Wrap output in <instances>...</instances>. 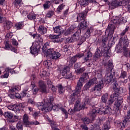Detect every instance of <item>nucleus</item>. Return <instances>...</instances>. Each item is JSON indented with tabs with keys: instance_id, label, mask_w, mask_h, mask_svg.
<instances>
[{
	"instance_id": "nucleus-59",
	"label": "nucleus",
	"mask_w": 130,
	"mask_h": 130,
	"mask_svg": "<svg viewBox=\"0 0 130 130\" xmlns=\"http://www.w3.org/2000/svg\"><path fill=\"white\" fill-rule=\"evenodd\" d=\"M5 20L4 16L3 15V12L0 13V23H4Z\"/></svg>"
},
{
	"instance_id": "nucleus-37",
	"label": "nucleus",
	"mask_w": 130,
	"mask_h": 130,
	"mask_svg": "<svg viewBox=\"0 0 130 130\" xmlns=\"http://www.w3.org/2000/svg\"><path fill=\"white\" fill-rule=\"evenodd\" d=\"M61 26H58L54 28V31L55 32V33H57V34H61Z\"/></svg>"
},
{
	"instance_id": "nucleus-42",
	"label": "nucleus",
	"mask_w": 130,
	"mask_h": 130,
	"mask_svg": "<svg viewBox=\"0 0 130 130\" xmlns=\"http://www.w3.org/2000/svg\"><path fill=\"white\" fill-rule=\"evenodd\" d=\"M79 4L81 6H84V7H86V6H88V5H89V3L87 0H80Z\"/></svg>"
},
{
	"instance_id": "nucleus-38",
	"label": "nucleus",
	"mask_w": 130,
	"mask_h": 130,
	"mask_svg": "<svg viewBox=\"0 0 130 130\" xmlns=\"http://www.w3.org/2000/svg\"><path fill=\"white\" fill-rule=\"evenodd\" d=\"M86 39L87 38H85L84 36H81V38L78 42V45H82V44H83V43H84V42L86 41Z\"/></svg>"
},
{
	"instance_id": "nucleus-13",
	"label": "nucleus",
	"mask_w": 130,
	"mask_h": 130,
	"mask_svg": "<svg viewBox=\"0 0 130 130\" xmlns=\"http://www.w3.org/2000/svg\"><path fill=\"white\" fill-rule=\"evenodd\" d=\"M104 86V84H103V81L101 80L99 81V84L95 85L94 87L92 89V92H98L100 94V91L102 90V88Z\"/></svg>"
},
{
	"instance_id": "nucleus-34",
	"label": "nucleus",
	"mask_w": 130,
	"mask_h": 130,
	"mask_svg": "<svg viewBox=\"0 0 130 130\" xmlns=\"http://www.w3.org/2000/svg\"><path fill=\"white\" fill-rule=\"evenodd\" d=\"M85 77H81L79 80L77 86H78L79 87H83V83H84V81H85Z\"/></svg>"
},
{
	"instance_id": "nucleus-41",
	"label": "nucleus",
	"mask_w": 130,
	"mask_h": 130,
	"mask_svg": "<svg viewBox=\"0 0 130 130\" xmlns=\"http://www.w3.org/2000/svg\"><path fill=\"white\" fill-rule=\"evenodd\" d=\"M58 91L59 94H63V92H64V88L62 87L61 84H59L58 85Z\"/></svg>"
},
{
	"instance_id": "nucleus-23",
	"label": "nucleus",
	"mask_w": 130,
	"mask_h": 130,
	"mask_svg": "<svg viewBox=\"0 0 130 130\" xmlns=\"http://www.w3.org/2000/svg\"><path fill=\"white\" fill-rule=\"evenodd\" d=\"M23 122L24 124L26 125V126H28V125H29L30 124V122L29 121V117H28V115L26 114H25L23 115Z\"/></svg>"
},
{
	"instance_id": "nucleus-29",
	"label": "nucleus",
	"mask_w": 130,
	"mask_h": 130,
	"mask_svg": "<svg viewBox=\"0 0 130 130\" xmlns=\"http://www.w3.org/2000/svg\"><path fill=\"white\" fill-rule=\"evenodd\" d=\"M5 29H6L7 30H9V29H11L13 27V23L10 21H7L6 22V25H5Z\"/></svg>"
},
{
	"instance_id": "nucleus-58",
	"label": "nucleus",
	"mask_w": 130,
	"mask_h": 130,
	"mask_svg": "<svg viewBox=\"0 0 130 130\" xmlns=\"http://www.w3.org/2000/svg\"><path fill=\"white\" fill-rule=\"evenodd\" d=\"M40 113V112H35L32 114V116L35 118V119H37V118L39 116Z\"/></svg>"
},
{
	"instance_id": "nucleus-54",
	"label": "nucleus",
	"mask_w": 130,
	"mask_h": 130,
	"mask_svg": "<svg viewBox=\"0 0 130 130\" xmlns=\"http://www.w3.org/2000/svg\"><path fill=\"white\" fill-rule=\"evenodd\" d=\"M9 72L8 71H7V69L5 70V72H4V75L3 76H1V78H8L9 77Z\"/></svg>"
},
{
	"instance_id": "nucleus-5",
	"label": "nucleus",
	"mask_w": 130,
	"mask_h": 130,
	"mask_svg": "<svg viewBox=\"0 0 130 130\" xmlns=\"http://www.w3.org/2000/svg\"><path fill=\"white\" fill-rule=\"evenodd\" d=\"M122 104V96L118 95L114 104L116 116H118L120 114V105Z\"/></svg>"
},
{
	"instance_id": "nucleus-1",
	"label": "nucleus",
	"mask_w": 130,
	"mask_h": 130,
	"mask_svg": "<svg viewBox=\"0 0 130 130\" xmlns=\"http://www.w3.org/2000/svg\"><path fill=\"white\" fill-rule=\"evenodd\" d=\"M53 101H54V98L53 96H50L45 104H43L42 103H39L36 104V106L38 109L42 110V111H45V112L51 111L52 109L53 110H57L58 109L57 106H53L52 105Z\"/></svg>"
},
{
	"instance_id": "nucleus-63",
	"label": "nucleus",
	"mask_w": 130,
	"mask_h": 130,
	"mask_svg": "<svg viewBox=\"0 0 130 130\" xmlns=\"http://www.w3.org/2000/svg\"><path fill=\"white\" fill-rule=\"evenodd\" d=\"M11 42H12L13 45H14L15 46H17V45H18V42H17L16 41V40L12 39Z\"/></svg>"
},
{
	"instance_id": "nucleus-16",
	"label": "nucleus",
	"mask_w": 130,
	"mask_h": 130,
	"mask_svg": "<svg viewBox=\"0 0 130 130\" xmlns=\"http://www.w3.org/2000/svg\"><path fill=\"white\" fill-rule=\"evenodd\" d=\"M78 29L77 27L74 26V25H71L64 32V35L66 36L68 35H71V34H73L75 33Z\"/></svg>"
},
{
	"instance_id": "nucleus-26",
	"label": "nucleus",
	"mask_w": 130,
	"mask_h": 130,
	"mask_svg": "<svg viewBox=\"0 0 130 130\" xmlns=\"http://www.w3.org/2000/svg\"><path fill=\"white\" fill-rule=\"evenodd\" d=\"M101 56H102V51L99 49H96L94 55V58H100Z\"/></svg>"
},
{
	"instance_id": "nucleus-44",
	"label": "nucleus",
	"mask_w": 130,
	"mask_h": 130,
	"mask_svg": "<svg viewBox=\"0 0 130 130\" xmlns=\"http://www.w3.org/2000/svg\"><path fill=\"white\" fill-rule=\"evenodd\" d=\"M16 128L18 130H23V123L21 122H18L16 124Z\"/></svg>"
},
{
	"instance_id": "nucleus-3",
	"label": "nucleus",
	"mask_w": 130,
	"mask_h": 130,
	"mask_svg": "<svg viewBox=\"0 0 130 130\" xmlns=\"http://www.w3.org/2000/svg\"><path fill=\"white\" fill-rule=\"evenodd\" d=\"M88 13V11L85 10L83 12L78 14L77 17V22H80V23L79 24V29H86L87 28V21H86V15Z\"/></svg>"
},
{
	"instance_id": "nucleus-47",
	"label": "nucleus",
	"mask_w": 130,
	"mask_h": 130,
	"mask_svg": "<svg viewBox=\"0 0 130 130\" xmlns=\"http://www.w3.org/2000/svg\"><path fill=\"white\" fill-rule=\"evenodd\" d=\"M50 1L46 2L45 4L44 5V8L45 10H47L50 7Z\"/></svg>"
},
{
	"instance_id": "nucleus-25",
	"label": "nucleus",
	"mask_w": 130,
	"mask_h": 130,
	"mask_svg": "<svg viewBox=\"0 0 130 130\" xmlns=\"http://www.w3.org/2000/svg\"><path fill=\"white\" fill-rule=\"evenodd\" d=\"M40 49V45L37 43V44H36V46H35L32 50H31V53H32V54H37V53H38V50Z\"/></svg>"
},
{
	"instance_id": "nucleus-43",
	"label": "nucleus",
	"mask_w": 130,
	"mask_h": 130,
	"mask_svg": "<svg viewBox=\"0 0 130 130\" xmlns=\"http://www.w3.org/2000/svg\"><path fill=\"white\" fill-rule=\"evenodd\" d=\"M107 40H108V37H106V36L103 37L102 45L104 47L105 46V45H106V42H107Z\"/></svg>"
},
{
	"instance_id": "nucleus-32",
	"label": "nucleus",
	"mask_w": 130,
	"mask_h": 130,
	"mask_svg": "<svg viewBox=\"0 0 130 130\" xmlns=\"http://www.w3.org/2000/svg\"><path fill=\"white\" fill-rule=\"evenodd\" d=\"M15 27L17 28V30H21L24 27V22H20L17 23L15 24Z\"/></svg>"
},
{
	"instance_id": "nucleus-18",
	"label": "nucleus",
	"mask_w": 130,
	"mask_h": 130,
	"mask_svg": "<svg viewBox=\"0 0 130 130\" xmlns=\"http://www.w3.org/2000/svg\"><path fill=\"white\" fill-rule=\"evenodd\" d=\"M40 92L43 93H48L47 89L46 88V85L43 81H40Z\"/></svg>"
},
{
	"instance_id": "nucleus-35",
	"label": "nucleus",
	"mask_w": 130,
	"mask_h": 130,
	"mask_svg": "<svg viewBox=\"0 0 130 130\" xmlns=\"http://www.w3.org/2000/svg\"><path fill=\"white\" fill-rule=\"evenodd\" d=\"M82 89L81 86H77L76 87V91L73 93L74 96H79V94H80L81 92V89Z\"/></svg>"
},
{
	"instance_id": "nucleus-4",
	"label": "nucleus",
	"mask_w": 130,
	"mask_h": 130,
	"mask_svg": "<svg viewBox=\"0 0 130 130\" xmlns=\"http://www.w3.org/2000/svg\"><path fill=\"white\" fill-rule=\"evenodd\" d=\"M46 55L47 59L48 57H50L52 59H58L61 56V54L58 52L55 51L53 49H49L46 52Z\"/></svg>"
},
{
	"instance_id": "nucleus-17",
	"label": "nucleus",
	"mask_w": 130,
	"mask_h": 130,
	"mask_svg": "<svg viewBox=\"0 0 130 130\" xmlns=\"http://www.w3.org/2000/svg\"><path fill=\"white\" fill-rule=\"evenodd\" d=\"M82 109H85V105L81 106L80 101H77L74 106V110L76 111H80V110H82Z\"/></svg>"
},
{
	"instance_id": "nucleus-20",
	"label": "nucleus",
	"mask_w": 130,
	"mask_h": 130,
	"mask_svg": "<svg viewBox=\"0 0 130 130\" xmlns=\"http://www.w3.org/2000/svg\"><path fill=\"white\" fill-rule=\"evenodd\" d=\"M8 108L10 110H12L13 111H18V110H20V106L10 105L8 106Z\"/></svg>"
},
{
	"instance_id": "nucleus-61",
	"label": "nucleus",
	"mask_w": 130,
	"mask_h": 130,
	"mask_svg": "<svg viewBox=\"0 0 130 130\" xmlns=\"http://www.w3.org/2000/svg\"><path fill=\"white\" fill-rule=\"evenodd\" d=\"M64 6L65 5L63 4H61V5L59 6L57 9L58 12H60V11L63 10V8H64Z\"/></svg>"
},
{
	"instance_id": "nucleus-24",
	"label": "nucleus",
	"mask_w": 130,
	"mask_h": 130,
	"mask_svg": "<svg viewBox=\"0 0 130 130\" xmlns=\"http://www.w3.org/2000/svg\"><path fill=\"white\" fill-rule=\"evenodd\" d=\"M111 7H112V9H115L117 7H120L119 1L115 0L111 3Z\"/></svg>"
},
{
	"instance_id": "nucleus-30",
	"label": "nucleus",
	"mask_w": 130,
	"mask_h": 130,
	"mask_svg": "<svg viewBox=\"0 0 130 130\" xmlns=\"http://www.w3.org/2000/svg\"><path fill=\"white\" fill-rule=\"evenodd\" d=\"M123 50L124 56H125L126 57H130L129 49H128V48H126L123 49Z\"/></svg>"
},
{
	"instance_id": "nucleus-28",
	"label": "nucleus",
	"mask_w": 130,
	"mask_h": 130,
	"mask_svg": "<svg viewBox=\"0 0 130 130\" xmlns=\"http://www.w3.org/2000/svg\"><path fill=\"white\" fill-rule=\"evenodd\" d=\"M33 38L36 39L38 42H43V39L40 37V35L39 34H35L32 35Z\"/></svg>"
},
{
	"instance_id": "nucleus-39",
	"label": "nucleus",
	"mask_w": 130,
	"mask_h": 130,
	"mask_svg": "<svg viewBox=\"0 0 130 130\" xmlns=\"http://www.w3.org/2000/svg\"><path fill=\"white\" fill-rule=\"evenodd\" d=\"M127 77V73L125 71H122L120 74V76L119 77V79H125Z\"/></svg>"
},
{
	"instance_id": "nucleus-9",
	"label": "nucleus",
	"mask_w": 130,
	"mask_h": 130,
	"mask_svg": "<svg viewBox=\"0 0 130 130\" xmlns=\"http://www.w3.org/2000/svg\"><path fill=\"white\" fill-rule=\"evenodd\" d=\"M100 109H101V114H110L111 113V108L108 106H105L103 103H101Z\"/></svg>"
},
{
	"instance_id": "nucleus-40",
	"label": "nucleus",
	"mask_w": 130,
	"mask_h": 130,
	"mask_svg": "<svg viewBox=\"0 0 130 130\" xmlns=\"http://www.w3.org/2000/svg\"><path fill=\"white\" fill-rule=\"evenodd\" d=\"M82 121L83 123L84 124H89L90 122H91V120H90V118L88 117H85L84 118L82 119Z\"/></svg>"
},
{
	"instance_id": "nucleus-12",
	"label": "nucleus",
	"mask_w": 130,
	"mask_h": 130,
	"mask_svg": "<svg viewBox=\"0 0 130 130\" xmlns=\"http://www.w3.org/2000/svg\"><path fill=\"white\" fill-rule=\"evenodd\" d=\"M130 117L129 116H126L124 117V119L123 120V122H119L118 123V127H119L120 130H123L125 127V124H126V122L129 121Z\"/></svg>"
},
{
	"instance_id": "nucleus-8",
	"label": "nucleus",
	"mask_w": 130,
	"mask_h": 130,
	"mask_svg": "<svg viewBox=\"0 0 130 130\" xmlns=\"http://www.w3.org/2000/svg\"><path fill=\"white\" fill-rule=\"evenodd\" d=\"M17 92H18V87H14L10 89L9 90V97L11 98V99H14L15 97L18 98V99H20L21 98V94Z\"/></svg>"
},
{
	"instance_id": "nucleus-48",
	"label": "nucleus",
	"mask_w": 130,
	"mask_h": 130,
	"mask_svg": "<svg viewBox=\"0 0 130 130\" xmlns=\"http://www.w3.org/2000/svg\"><path fill=\"white\" fill-rule=\"evenodd\" d=\"M44 65L45 66L46 68H49L51 66V62L50 60H46L44 61Z\"/></svg>"
},
{
	"instance_id": "nucleus-52",
	"label": "nucleus",
	"mask_w": 130,
	"mask_h": 130,
	"mask_svg": "<svg viewBox=\"0 0 130 130\" xmlns=\"http://www.w3.org/2000/svg\"><path fill=\"white\" fill-rule=\"evenodd\" d=\"M5 48L6 49V50H10V48H11V45H10L9 42L8 41L5 42Z\"/></svg>"
},
{
	"instance_id": "nucleus-57",
	"label": "nucleus",
	"mask_w": 130,
	"mask_h": 130,
	"mask_svg": "<svg viewBox=\"0 0 130 130\" xmlns=\"http://www.w3.org/2000/svg\"><path fill=\"white\" fill-rule=\"evenodd\" d=\"M113 88L115 90H117L118 91L119 90V88H118V83H117L116 82H114L113 84Z\"/></svg>"
},
{
	"instance_id": "nucleus-22",
	"label": "nucleus",
	"mask_w": 130,
	"mask_h": 130,
	"mask_svg": "<svg viewBox=\"0 0 130 130\" xmlns=\"http://www.w3.org/2000/svg\"><path fill=\"white\" fill-rule=\"evenodd\" d=\"M110 127H111L110 121L108 120L104 124L102 130H109L110 129Z\"/></svg>"
},
{
	"instance_id": "nucleus-36",
	"label": "nucleus",
	"mask_w": 130,
	"mask_h": 130,
	"mask_svg": "<svg viewBox=\"0 0 130 130\" xmlns=\"http://www.w3.org/2000/svg\"><path fill=\"white\" fill-rule=\"evenodd\" d=\"M91 130H102L100 128V125L99 124H94V125H91L90 126Z\"/></svg>"
},
{
	"instance_id": "nucleus-6",
	"label": "nucleus",
	"mask_w": 130,
	"mask_h": 130,
	"mask_svg": "<svg viewBox=\"0 0 130 130\" xmlns=\"http://www.w3.org/2000/svg\"><path fill=\"white\" fill-rule=\"evenodd\" d=\"M4 115L6 118H8L9 122H17L19 119V116H14L11 112H6Z\"/></svg>"
},
{
	"instance_id": "nucleus-7",
	"label": "nucleus",
	"mask_w": 130,
	"mask_h": 130,
	"mask_svg": "<svg viewBox=\"0 0 130 130\" xmlns=\"http://www.w3.org/2000/svg\"><path fill=\"white\" fill-rule=\"evenodd\" d=\"M80 36H81V30H77L71 38H68L66 39V41L68 43H72V42H74V41H78L80 39Z\"/></svg>"
},
{
	"instance_id": "nucleus-50",
	"label": "nucleus",
	"mask_w": 130,
	"mask_h": 130,
	"mask_svg": "<svg viewBox=\"0 0 130 130\" xmlns=\"http://www.w3.org/2000/svg\"><path fill=\"white\" fill-rule=\"evenodd\" d=\"M118 96V93L116 92H114L113 94L111 95V99L114 100L117 99V97Z\"/></svg>"
},
{
	"instance_id": "nucleus-10",
	"label": "nucleus",
	"mask_w": 130,
	"mask_h": 130,
	"mask_svg": "<svg viewBox=\"0 0 130 130\" xmlns=\"http://www.w3.org/2000/svg\"><path fill=\"white\" fill-rule=\"evenodd\" d=\"M71 69L69 66H65L62 70V75L65 77L66 79H71L72 78V73L70 72Z\"/></svg>"
},
{
	"instance_id": "nucleus-11",
	"label": "nucleus",
	"mask_w": 130,
	"mask_h": 130,
	"mask_svg": "<svg viewBox=\"0 0 130 130\" xmlns=\"http://www.w3.org/2000/svg\"><path fill=\"white\" fill-rule=\"evenodd\" d=\"M114 77V72H112V71H107L106 76L105 77L106 83L109 84L113 81V77Z\"/></svg>"
},
{
	"instance_id": "nucleus-19",
	"label": "nucleus",
	"mask_w": 130,
	"mask_h": 130,
	"mask_svg": "<svg viewBox=\"0 0 130 130\" xmlns=\"http://www.w3.org/2000/svg\"><path fill=\"white\" fill-rule=\"evenodd\" d=\"M97 78H94L91 80H90L85 85V87L86 88H90V86H92V85H94V84H97L98 83Z\"/></svg>"
},
{
	"instance_id": "nucleus-55",
	"label": "nucleus",
	"mask_w": 130,
	"mask_h": 130,
	"mask_svg": "<svg viewBox=\"0 0 130 130\" xmlns=\"http://www.w3.org/2000/svg\"><path fill=\"white\" fill-rule=\"evenodd\" d=\"M90 57H92V53L91 52H89L87 53V56L84 58V59H85V60L87 61L88 60H89V58H90Z\"/></svg>"
},
{
	"instance_id": "nucleus-27",
	"label": "nucleus",
	"mask_w": 130,
	"mask_h": 130,
	"mask_svg": "<svg viewBox=\"0 0 130 130\" xmlns=\"http://www.w3.org/2000/svg\"><path fill=\"white\" fill-rule=\"evenodd\" d=\"M38 30L39 32H40V33L42 35L45 34V33H46L47 31V29L43 25L40 26Z\"/></svg>"
},
{
	"instance_id": "nucleus-56",
	"label": "nucleus",
	"mask_w": 130,
	"mask_h": 130,
	"mask_svg": "<svg viewBox=\"0 0 130 130\" xmlns=\"http://www.w3.org/2000/svg\"><path fill=\"white\" fill-rule=\"evenodd\" d=\"M108 67L109 68V72H110V71H112V67H113V63H112V62L110 61H108Z\"/></svg>"
},
{
	"instance_id": "nucleus-31",
	"label": "nucleus",
	"mask_w": 130,
	"mask_h": 130,
	"mask_svg": "<svg viewBox=\"0 0 130 130\" xmlns=\"http://www.w3.org/2000/svg\"><path fill=\"white\" fill-rule=\"evenodd\" d=\"M101 100L103 103H106V102H107V100H108V94L105 93L103 95L101 98Z\"/></svg>"
},
{
	"instance_id": "nucleus-45",
	"label": "nucleus",
	"mask_w": 130,
	"mask_h": 130,
	"mask_svg": "<svg viewBox=\"0 0 130 130\" xmlns=\"http://www.w3.org/2000/svg\"><path fill=\"white\" fill-rule=\"evenodd\" d=\"M120 2V6H127V5H128L129 4V1L128 0H123L122 1H119Z\"/></svg>"
},
{
	"instance_id": "nucleus-62",
	"label": "nucleus",
	"mask_w": 130,
	"mask_h": 130,
	"mask_svg": "<svg viewBox=\"0 0 130 130\" xmlns=\"http://www.w3.org/2000/svg\"><path fill=\"white\" fill-rule=\"evenodd\" d=\"M49 38L51 39H57L58 38V35H50Z\"/></svg>"
},
{
	"instance_id": "nucleus-2",
	"label": "nucleus",
	"mask_w": 130,
	"mask_h": 130,
	"mask_svg": "<svg viewBox=\"0 0 130 130\" xmlns=\"http://www.w3.org/2000/svg\"><path fill=\"white\" fill-rule=\"evenodd\" d=\"M121 23H126V20L124 17H121V18L117 16L114 17L113 20L110 21V24L106 29V32H109L110 35H112L114 33L115 25H120Z\"/></svg>"
},
{
	"instance_id": "nucleus-46",
	"label": "nucleus",
	"mask_w": 130,
	"mask_h": 130,
	"mask_svg": "<svg viewBox=\"0 0 130 130\" xmlns=\"http://www.w3.org/2000/svg\"><path fill=\"white\" fill-rule=\"evenodd\" d=\"M50 125L52 127V129L54 130V129L57 127V124H56V122L54 121H50Z\"/></svg>"
},
{
	"instance_id": "nucleus-49",
	"label": "nucleus",
	"mask_w": 130,
	"mask_h": 130,
	"mask_svg": "<svg viewBox=\"0 0 130 130\" xmlns=\"http://www.w3.org/2000/svg\"><path fill=\"white\" fill-rule=\"evenodd\" d=\"M77 57L75 56H74L70 59V63H71V64H74V63H75V62L77 61Z\"/></svg>"
},
{
	"instance_id": "nucleus-53",
	"label": "nucleus",
	"mask_w": 130,
	"mask_h": 130,
	"mask_svg": "<svg viewBox=\"0 0 130 130\" xmlns=\"http://www.w3.org/2000/svg\"><path fill=\"white\" fill-rule=\"evenodd\" d=\"M85 67L80 68V69H78L77 70H76V73H77V74H82V73H83V72H85Z\"/></svg>"
},
{
	"instance_id": "nucleus-15",
	"label": "nucleus",
	"mask_w": 130,
	"mask_h": 130,
	"mask_svg": "<svg viewBox=\"0 0 130 130\" xmlns=\"http://www.w3.org/2000/svg\"><path fill=\"white\" fill-rule=\"evenodd\" d=\"M120 46L121 45L122 48H128V45L129 44V42H128V40L126 38H124V39L120 38Z\"/></svg>"
},
{
	"instance_id": "nucleus-51",
	"label": "nucleus",
	"mask_w": 130,
	"mask_h": 130,
	"mask_svg": "<svg viewBox=\"0 0 130 130\" xmlns=\"http://www.w3.org/2000/svg\"><path fill=\"white\" fill-rule=\"evenodd\" d=\"M129 29V27L126 26L125 29H124L122 32L120 34L121 36H124V35H125V33L128 31Z\"/></svg>"
},
{
	"instance_id": "nucleus-33",
	"label": "nucleus",
	"mask_w": 130,
	"mask_h": 130,
	"mask_svg": "<svg viewBox=\"0 0 130 130\" xmlns=\"http://www.w3.org/2000/svg\"><path fill=\"white\" fill-rule=\"evenodd\" d=\"M27 17L28 20H35L36 19V15L32 12L29 13Z\"/></svg>"
},
{
	"instance_id": "nucleus-21",
	"label": "nucleus",
	"mask_w": 130,
	"mask_h": 130,
	"mask_svg": "<svg viewBox=\"0 0 130 130\" xmlns=\"http://www.w3.org/2000/svg\"><path fill=\"white\" fill-rule=\"evenodd\" d=\"M94 31V28L91 27L89 28H88L87 29V30L86 31V32H85L84 37L85 38H89V37H90V36H91V33H93Z\"/></svg>"
},
{
	"instance_id": "nucleus-14",
	"label": "nucleus",
	"mask_w": 130,
	"mask_h": 130,
	"mask_svg": "<svg viewBox=\"0 0 130 130\" xmlns=\"http://www.w3.org/2000/svg\"><path fill=\"white\" fill-rule=\"evenodd\" d=\"M99 113L100 114H101V109L97 107L96 106H92V110L89 112V116H91L93 118L96 116L95 114Z\"/></svg>"
},
{
	"instance_id": "nucleus-64",
	"label": "nucleus",
	"mask_w": 130,
	"mask_h": 130,
	"mask_svg": "<svg viewBox=\"0 0 130 130\" xmlns=\"http://www.w3.org/2000/svg\"><path fill=\"white\" fill-rule=\"evenodd\" d=\"M90 103V98H89L88 96H86L85 99V102L84 104H88Z\"/></svg>"
},
{
	"instance_id": "nucleus-60",
	"label": "nucleus",
	"mask_w": 130,
	"mask_h": 130,
	"mask_svg": "<svg viewBox=\"0 0 130 130\" xmlns=\"http://www.w3.org/2000/svg\"><path fill=\"white\" fill-rule=\"evenodd\" d=\"M53 11H49L46 16L47 17V18H51V17H52V16H53Z\"/></svg>"
}]
</instances>
